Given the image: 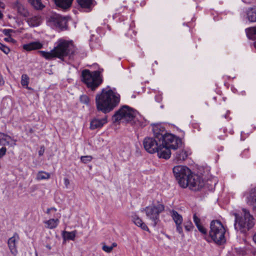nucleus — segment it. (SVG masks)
Wrapping results in <instances>:
<instances>
[{
	"label": "nucleus",
	"instance_id": "obj_1",
	"mask_svg": "<svg viewBox=\"0 0 256 256\" xmlns=\"http://www.w3.org/2000/svg\"><path fill=\"white\" fill-rule=\"evenodd\" d=\"M173 172L182 188L189 187L191 190L196 191L200 190L204 186V182L201 180V178L198 175L193 174L186 166H174L173 168Z\"/></svg>",
	"mask_w": 256,
	"mask_h": 256
},
{
	"label": "nucleus",
	"instance_id": "obj_2",
	"mask_svg": "<svg viewBox=\"0 0 256 256\" xmlns=\"http://www.w3.org/2000/svg\"><path fill=\"white\" fill-rule=\"evenodd\" d=\"M120 95L110 89L104 88L96 96V104L98 111L106 114L112 110L120 103Z\"/></svg>",
	"mask_w": 256,
	"mask_h": 256
},
{
	"label": "nucleus",
	"instance_id": "obj_3",
	"mask_svg": "<svg viewBox=\"0 0 256 256\" xmlns=\"http://www.w3.org/2000/svg\"><path fill=\"white\" fill-rule=\"evenodd\" d=\"M74 46L71 41L60 40L53 50L50 52L40 50L38 52L46 60L58 58L63 60L64 58L74 53Z\"/></svg>",
	"mask_w": 256,
	"mask_h": 256
},
{
	"label": "nucleus",
	"instance_id": "obj_4",
	"mask_svg": "<svg viewBox=\"0 0 256 256\" xmlns=\"http://www.w3.org/2000/svg\"><path fill=\"white\" fill-rule=\"evenodd\" d=\"M234 215L235 217L234 227L236 230L245 233L254 226V217L246 208H243L240 212L234 213Z\"/></svg>",
	"mask_w": 256,
	"mask_h": 256
},
{
	"label": "nucleus",
	"instance_id": "obj_5",
	"mask_svg": "<svg viewBox=\"0 0 256 256\" xmlns=\"http://www.w3.org/2000/svg\"><path fill=\"white\" fill-rule=\"evenodd\" d=\"M226 230L222 222L218 220L212 221L210 224L209 236L216 244L220 245L226 241Z\"/></svg>",
	"mask_w": 256,
	"mask_h": 256
},
{
	"label": "nucleus",
	"instance_id": "obj_6",
	"mask_svg": "<svg viewBox=\"0 0 256 256\" xmlns=\"http://www.w3.org/2000/svg\"><path fill=\"white\" fill-rule=\"evenodd\" d=\"M82 80L92 90H94L102 81L100 72H90L88 70H84L82 72Z\"/></svg>",
	"mask_w": 256,
	"mask_h": 256
},
{
	"label": "nucleus",
	"instance_id": "obj_7",
	"mask_svg": "<svg viewBox=\"0 0 256 256\" xmlns=\"http://www.w3.org/2000/svg\"><path fill=\"white\" fill-rule=\"evenodd\" d=\"M164 205L158 202L146 206L144 209L146 217L151 221V226L154 227L156 226L160 222V214L164 210Z\"/></svg>",
	"mask_w": 256,
	"mask_h": 256
},
{
	"label": "nucleus",
	"instance_id": "obj_8",
	"mask_svg": "<svg viewBox=\"0 0 256 256\" xmlns=\"http://www.w3.org/2000/svg\"><path fill=\"white\" fill-rule=\"evenodd\" d=\"M137 114L136 110L127 106H124L116 112L112 119L114 122H119L121 120L128 122L132 120Z\"/></svg>",
	"mask_w": 256,
	"mask_h": 256
},
{
	"label": "nucleus",
	"instance_id": "obj_9",
	"mask_svg": "<svg viewBox=\"0 0 256 256\" xmlns=\"http://www.w3.org/2000/svg\"><path fill=\"white\" fill-rule=\"evenodd\" d=\"M161 144L170 149L176 150L182 144V142L180 138L166 133L162 138Z\"/></svg>",
	"mask_w": 256,
	"mask_h": 256
},
{
	"label": "nucleus",
	"instance_id": "obj_10",
	"mask_svg": "<svg viewBox=\"0 0 256 256\" xmlns=\"http://www.w3.org/2000/svg\"><path fill=\"white\" fill-rule=\"evenodd\" d=\"M144 149L150 154H154L158 151L160 146L159 141L155 138L147 137L143 140Z\"/></svg>",
	"mask_w": 256,
	"mask_h": 256
},
{
	"label": "nucleus",
	"instance_id": "obj_11",
	"mask_svg": "<svg viewBox=\"0 0 256 256\" xmlns=\"http://www.w3.org/2000/svg\"><path fill=\"white\" fill-rule=\"evenodd\" d=\"M48 22L54 26L61 28L65 25L66 20L65 18L62 16L60 14H54L49 18Z\"/></svg>",
	"mask_w": 256,
	"mask_h": 256
},
{
	"label": "nucleus",
	"instance_id": "obj_12",
	"mask_svg": "<svg viewBox=\"0 0 256 256\" xmlns=\"http://www.w3.org/2000/svg\"><path fill=\"white\" fill-rule=\"evenodd\" d=\"M171 216L176 226L177 232L184 236L181 224L182 222V217L176 211L172 210L171 212Z\"/></svg>",
	"mask_w": 256,
	"mask_h": 256
},
{
	"label": "nucleus",
	"instance_id": "obj_13",
	"mask_svg": "<svg viewBox=\"0 0 256 256\" xmlns=\"http://www.w3.org/2000/svg\"><path fill=\"white\" fill-rule=\"evenodd\" d=\"M152 131L154 138L161 142L162 138L167 133L165 128L160 124H154L152 127Z\"/></svg>",
	"mask_w": 256,
	"mask_h": 256
},
{
	"label": "nucleus",
	"instance_id": "obj_14",
	"mask_svg": "<svg viewBox=\"0 0 256 256\" xmlns=\"http://www.w3.org/2000/svg\"><path fill=\"white\" fill-rule=\"evenodd\" d=\"M107 122V116H106L100 119L98 118H94L90 122V128L92 130L96 128H100L102 127L104 124H106Z\"/></svg>",
	"mask_w": 256,
	"mask_h": 256
},
{
	"label": "nucleus",
	"instance_id": "obj_15",
	"mask_svg": "<svg viewBox=\"0 0 256 256\" xmlns=\"http://www.w3.org/2000/svg\"><path fill=\"white\" fill-rule=\"evenodd\" d=\"M158 156L160 158H164L166 160L168 159L171 155L170 148L166 147L160 143V146L158 148Z\"/></svg>",
	"mask_w": 256,
	"mask_h": 256
},
{
	"label": "nucleus",
	"instance_id": "obj_16",
	"mask_svg": "<svg viewBox=\"0 0 256 256\" xmlns=\"http://www.w3.org/2000/svg\"><path fill=\"white\" fill-rule=\"evenodd\" d=\"M19 237L18 234H15L13 236L10 238L8 240V246L11 253L16 256L18 253L16 248V242L18 240Z\"/></svg>",
	"mask_w": 256,
	"mask_h": 256
},
{
	"label": "nucleus",
	"instance_id": "obj_17",
	"mask_svg": "<svg viewBox=\"0 0 256 256\" xmlns=\"http://www.w3.org/2000/svg\"><path fill=\"white\" fill-rule=\"evenodd\" d=\"M14 8L20 16L24 18H27L30 16V12L20 2H16L14 4Z\"/></svg>",
	"mask_w": 256,
	"mask_h": 256
},
{
	"label": "nucleus",
	"instance_id": "obj_18",
	"mask_svg": "<svg viewBox=\"0 0 256 256\" xmlns=\"http://www.w3.org/2000/svg\"><path fill=\"white\" fill-rule=\"evenodd\" d=\"M132 221L137 226L140 227L142 230H148V228L146 225L142 222V220L138 217L136 213L132 212L131 216Z\"/></svg>",
	"mask_w": 256,
	"mask_h": 256
},
{
	"label": "nucleus",
	"instance_id": "obj_19",
	"mask_svg": "<svg viewBox=\"0 0 256 256\" xmlns=\"http://www.w3.org/2000/svg\"><path fill=\"white\" fill-rule=\"evenodd\" d=\"M43 44L39 42H33L24 44L23 48L27 51L39 50L42 48Z\"/></svg>",
	"mask_w": 256,
	"mask_h": 256
},
{
	"label": "nucleus",
	"instance_id": "obj_20",
	"mask_svg": "<svg viewBox=\"0 0 256 256\" xmlns=\"http://www.w3.org/2000/svg\"><path fill=\"white\" fill-rule=\"evenodd\" d=\"M246 19L250 22H256V6L248 8L246 12Z\"/></svg>",
	"mask_w": 256,
	"mask_h": 256
},
{
	"label": "nucleus",
	"instance_id": "obj_21",
	"mask_svg": "<svg viewBox=\"0 0 256 256\" xmlns=\"http://www.w3.org/2000/svg\"><path fill=\"white\" fill-rule=\"evenodd\" d=\"M248 200L249 204L252 206L254 210L256 212V188L250 190Z\"/></svg>",
	"mask_w": 256,
	"mask_h": 256
},
{
	"label": "nucleus",
	"instance_id": "obj_22",
	"mask_svg": "<svg viewBox=\"0 0 256 256\" xmlns=\"http://www.w3.org/2000/svg\"><path fill=\"white\" fill-rule=\"evenodd\" d=\"M28 24L31 27L38 26L42 22L41 18L38 16H34L26 20Z\"/></svg>",
	"mask_w": 256,
	"mask_h": 256
},
{
	"label": "nucleus",
	"instance_id": "obj_23",
	"mask_svg": "<svg viewBox=\"0 0 256 256\" xmlns=\"http://www.w3.org/2000/svg\"><path fill=\"white\" fill-rule=\"evenodd\" d=\"M187 152L184 150H178L174 154V160L178 162H180L184 160L188 157Z\"/></svg>",
	"mask_w": 256,
	"mask_h": 256
},
{
	"label": "nucleus",
	"instance_id": "obj_24",
	"mask_svg": "<svg viewBox=\"0 0 256 256\" xmlns=\"http://www.w3.org/2000/svg\"><path fill=\"white\" fill-rule=\"evenodd\" d=\"M78 4L82 8L90 10L94 6V0H77Z\"/></svg>",
	"mask_w": 256,
	"mask_h": 256
},
{
	"label": "nucleus",
	"instance_id": "obj_25",
	"mask_svg": "<svg viewBox=\"0 0 256 256\" xmlns=\"http://www.w3.org/2000/svg\"><path fill=\"white\" fill-rule=\"evenodd\" d=\"M56 5L64 10L69 8L73 0H54Z\"/></svg>",
	"mask_w": 256,
	"mask_h": 256
},
{
	"label": "nucleus",
	"instance_id": "obj_26",
	"mask_svg": "<svg viewBox=\"0 0 256 256\" xmlns=\"http://www.w3.org/2000/svg\"><path fill=\"white\" fill-rule=\"evenodd\" d=\"M247 36L248 38L254 40L256 38V26L248 28L246 30ZM254 47L256 48V42L254 44Z\"/></svg>",
	"mask_w": 256,
	"mask_h": 256
},
{
	"label": "nucleus",
	"instance_id": "obj_27",
	"mask_svg": "<svg viewBox=\"0 0 256 256\" xmlns=\"http://www.w3.org/2000/svg\"><path fill=\"white\" fill-rule=\"evenodd\" d=\"M60 222L58 218H51L46 220L44 223L46 224V228L48 229H54L56 228Z\"/></svg>",
	"mask_w": 256,
	"mask_h": 256
},
{
	"label": "nucleus",
	"instance_id": "obj_28",
	"mask_svg": "<svg viewBox=\"0 0 256 256\" xmlns=\"http://www.w3.org/2000/svg\"><path fill=\"white\" fill-rule=\"evenodd\" d=\"M76 230H74L72 232H66L64 231L62 234V238L64 240H74L76 236Z\"/></svg>",
	"mask_w": 256,
	"mask_h": 256
},
{
	"label": "nucleus",
	"instance_id": "obj_29",
	"mask_svg": "<svg viewBox=\"0 0 256 256\" xmlns=\"http://www.w3.org/2000/svg\"><path fill=\"white\" fill-rule=\"evenodd\" d=\"M30 4L36 10H42L44 5L42 3L41 0H28Z\"/></svg>",
	"mask_w": 256,
	"mask_h": 256
},
{
	"label": "nucleus",
	"instance_id": "obj_30",
	"mask_svg": "<svg viewBox=\"0 0 256 256\" xmlns=\"http://www.w3.org/2000/svg\"><path fill=\"white\" fill-rule=\"evenodd\" d=\"M11 137L10 136L0 132V146L8 145L10 143L8 140Z\"/></svg>",
	"mask_w": 256,
	"mask_h": 256
},
{
	"label": "nucleus",
	"instance_id": "obj_31",
	"mask_svg": "<svg viewBox=\"0 0 256 256\" xmlns=\"http://www.w3.org/2000/svg\"><path fill=\"white\" fill-rule=\"evenodd\" d=\"M50 178V174L44 171H40L36 175V180H48Z\"/></svg>",
	"mask_w": 256,
	"mask_h": 256
},
{
	"label": "nucleus",
	"instance_id": "obj_32",
	"mask_svg": "<svg viewBox=\"0 0 256 256\" xmlns=\"http://www.w3.org/2000/svg\"><path fill=\"white\" fill-rule=\"evenodd\" d=\"M116 246L117 244L116 242H114L111 246H108L104 244L102 250L106 252L110 253L112 250L114 248L116 247Z\"/></svg>",
	"mask_w": 256,
	"mask_h": 256
},
{
	"label": "nucleus",
	"instance_id": "obj_33",
	"mask_svg": "<svg viewBox=\"0 0 256 256\" xmlns=\"http://www.w3.org/2000/svg\"><path fill=\"white\" fill-rule=\"evenodd\" d=\"M29 78L26 74H22V76L21 84L22 86H26V88L30 89L28 86V84Z\"/></svg>",
	"mask_w": 256,
	"mask_h": 256
},
{
	"label": "nucleus",
	"instance_id": "obj_34",
	"mask_svg": "<svg viewBox=\"0 0 256 256\" xmlns=\"http://www.w3.org/2000/svg\"><path fill=\"white\" fill-rule=\"evenodd\" d=\"M80 160L82 162L86 164L92 160V156H82Z\"/></svg>",
	"mask_w": 256,
	"mask_h": 256
},
{
	"label": "nucleus",
	"instance_id": "obj_35",
	"mask_svg": "<svg viewBox=\"0 0 256 256\" xmlns=\"http://www.w3.org/2000/svg\"><path fill=\"white\" fill-rule=\"evenodd\" d=\"M80 102L84 104H88L89 102L90 98L86 95H82L80 96Z\"/></svg>",
	"mask_w": 256,
	"mask_h": 256
},
{
	"label": "nucleus",
	"instance_id": "obj_36",
	"mask_svg": "<svg viewBox=\"0 0 256 256\" xmlns=\"http://www.w3.org/2000/svg\"><path fill=\"white\" fill-rule=\"evenodd\" d=\"M0 50H1L4 54H8L10 52V49L8 46L4 45L0 42Z\"/></svg>",
	"mask_w": 256,
	"mask_h": 256
},
{
	"label": "nucleus",
	"instance_id": "obj_37",
	"mask_svg": "<svg viewBox=\"0 0 256 256\" xmlns=\"http://www.w3.org/2000/svg\"><path fill=\"white\" fill-rule=\"evenodd\" d=\"M184 228L187 231H190L192 229L194 226L190 221H188L185 223Z\"/></svg>",
	"mask_w": 256,
	"mask_h": 256
},
{
	"label": "nucleus",
	"instance_id": "obj_38",
	"mask_svg": "<svg viewBox=\"0 0 256 256\" xmlns=\"http://www.w3.org/2000/svg\"><path fill=\"white\" fill-rule=\"evenodd\" d=\"M194 222L195 223L196 226L200 225V220L196 216V214H194L193 216Z\"/></svg>",
	"mask_w": 256,
	"mask_h": 256
},
{
	"label": "nucleus",
	"instance_id": "obj_39",
	"mask_svg": "<svg viewBox=\"0 0 256 256\" xmlns=\"http://www.w3.org/2000/svg\"><path fill=\"white\" fill-rule=\"evenodd\" d=\"M198 230L203 234H206L207 233L206 230L201 224L196 226Z\"/></svg>",
	"mask_w": 256,
	"mask_h": 256
},
{
	"label": "nucleus",
	"instance_id": "obj_40",
	"mask_svg": "<svg viewBox=\"0 0 256 256\" xmlns=\"http://www.w3.org/2000/svg\"><path fill=\"white\" fill-rule=\"evenodd\" d=\"M6 147H2L0 148V158H2L6 154Z\"/></svg>",
	"mask_w": 256,
	"mask_h": 256
},
{
	"label": "nucleus",
	"instance_id": "obj_41",
	"mask_svg": "<svg viewBox=\"0 0 256 256\" xmlns=\"http://www.w3.org/2000/svg\"><path fill=\"white\" fill-rule=\"evenodd\" d=\"M12 31V30L10 29H4L2 30L3 34L7 36H10V33Z\"/></svg>",
	"mask_w": 256,
	"mask_h": 256
},
{
	"label": "nucleus",
	"instance_id": "obj_42",
	"mask_svg": "<svg viewBox=\"0 0 256 256\" xmlns=\"http://www.w3.org/2000/svg\"><path fill=\"white\" fill-rule=\"evenodd\" d=\"M64 184L66 188H68L70 184V180L68 178H64Z\"/></svg>",
	"mask_w": 256,
	"mask_h": 256
},
{
	"label": "nucleus",
	"instance_id": "obj_43",
	"mask_svg": "<svg viewBox=\"0 0 256 256\" xmlns=\"http://www.w3.org/2000/svg\"><path fill=\"white\" fill-rule=\"evenodd\" d=\"M44 146H42L38 151V155L40 156H42L44 154Z\"/></svg>",
	"mask_w": 256,
	"mask_h": 256
},
{
	"label": "nucleus",
	"instance_id": "obj_44",
	"mask_svg": "<svg viewBox=\"0 0 256 256\" xmlns=\"http://www.w3.org/2000/svg\"><path fill=\"white\" fill-rule=\"evenodd\" d=\"M4 84V80L2 76L0 74V86H2Z\"/></svg>",
	"mask_w": 256,
	"mask_h": 256
},
{
	"label": "nucleus",
	"instance_id": "obj_45",
	"mask_svg": "<svg viewBox=\"0 0 256 256\" xmlns=\"http://www.w3.org/2000/svg\"><path fill=\"white\" fill-rule=\"evenodd\" d=\"M4 40L7 42H14V40L10 37L6 38Z\"/></svg>",
	"mask_w": 256,
	"mask_h": 256
},
{
	"label": "nucleus",
	"instance_id": "obj_46",
	"mask_svg": "<svg viewBox=\"0 0 256 256\" xmlns=\"http://www.w3.org/2000/svg\"><path fill=\"white\" fill-rule=\"evenodd\" d=\"M246 4H250L252 0H242Z\"/></svg>",
	"mask_w": 256,
	"mask_h": 256
},
{
	"label": "nucleus",
	"instance_id": "obj_47",
	"mask_svg": "<svg viewBox=\"0 0 256 256\" xmlns=\"http://www.w3.org/2000/svg\"><path fill=\"white\" fill-rule=\"evenodd\" d=\"M253 240L255 243L256 244V233L254 234V235L253 236Z\"/></svg>",
	"mask_w": 256,
	"mask_h": 256
},
{
	"label": "nucleus",
	"instance_id": "obj_48",
	"mask_svg": "<svg viewBox=\"0 0 256 256\" xmlns=\"http://www.w3.org/2000/svg\"><path fill=\"white\" fill-rule=\"evenodd\" d=\"M0 8H4V4L2 2L0 1Z\"/></svg>",
	"mask_w": 256,
	"mask_h": 256
},
{
	"label": "nucleus",
	"instance_id": "obj_49",
	"mask_svg": "<svg viewBox=\"0 0 256 256\" xmlns=\"http://www.w3.org/2000/svg\"><path fill=\"white\" fill-rule=\"evenodd\" d=\"M50 210H54L55 212L56 211V208H50Z\"/></svg>",
	"mask_w": 256,
	"mask_h": 256
},
{
	"label": "nucleus",
	"instance_id": "obj_50",
	"mask_svg": "<svg viewBox=\"0 0 256 256\" xmlns=\"http://www.w3.org/2000/svg\"><path fill=\"white\" fill-rule=\"evenodd\" d=\"M3 14L0 11V18H2Z\"/></svg>",
	"mask_w": 256,
	"mask_h": 256
},
{
	"label": "nucleus",
	"instance_id": "obj_51",
	"mask_svg": "<svg viewBox=\"0 0 256 256\" xmlns=\"http://www.w3.org/2000/svg\"><path fill=\"white\" fill-rule=\"evenodd\" d=\"M50 208H48V209L47 210L46 213H47V214H49V213H50Z\"/></svg>",
	"mask_w": 256,
	"mask_h": 256
},
{
	"label": "nucleus",
	"instance_id": "obj_52",
	"mask_svg": "<svg viewBox=\"0 0 256 256\" xmlns=\"http://www.w3.org/2000/svg\"><path fill=\"white\" fill-rule=\"evenodd\" d=\"M242 94L244 95L245 94V92L244 91L242 92Z\"/></svg>",
	"mask_w": 256,
	"mask_h": 256
},
{
	"label": "nucleus",
	"instance_id": "obj_53",
	"mask_svg": "<svg viewBox=\"0 0 256 256\" xmlns=\"http://www.w3.org/2000/svg\"><path fill=\"white\" fill-rule=\"evenodd\" d=\"M46 247L49 248V249H50V246H47Z\"/></svg>",
	"mask_w": 256,
	"mask_h": 256
},
{
	"label": "nucleus",
	"instance_id": "obj_54",
	"mask_svg": "<svg viewBox=\"0 0 256 256\" xmlns=\"http://www.w3.org/2000/svg\"><path fill=\"white\" fill-rule=\"evenodd\" d=\"M36 256H38V254H36Z\"/></svg>",
	"mask_w": 256,
	"mask_h": 256
}]
</instances>
